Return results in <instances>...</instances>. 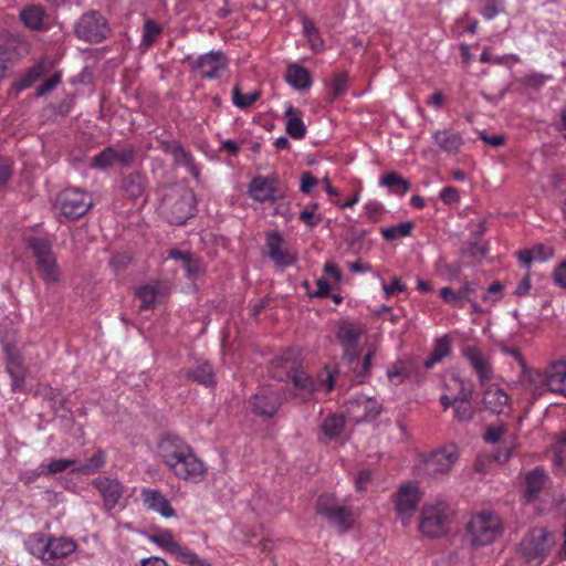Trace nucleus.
<instances>
[{"label":"nucleus","mask_w":566,"mask_h":566,"mask_svg":"<svg viewBox=\"0 0 566 566\" xmlns=\"http://www.w3.org/2000/svg\"><path fill=\"white\" fill-rule=\"evenodd\" d=\"M501 517L491 511L472 514L465 524V537L473 546H486L503 534Z\"/></svg>","instance_id":"obj_1"},{"label":"nucleus","mask_w":566,"mask_h":566,"mask_svg":"<svg viewBox=\"0 0 566 566\" xmlns=\"http://www.w3.org/2000/svg\"><path fill=\"white\" fill-rule=\"evenodd\" d=\"M163 211L171 224L181 226L195 211V195L184 185H172L165 189Z\"/></svg>","instance_id":"obj_2"},{"label":"nucleus","mask_w":566,"mask_h":566,"mask_svg":"<svg viewBox=\"0 0 566 566\" xmlns=\"http://www.w3.org/2000/svg\"><path fill=\"white\" fill-rule=\"evenodd\" d=\"M25 545L30 553L46 563H54L72 554L76 544L66 537H46L43 533L29 535Z\"/></svg>","instance_id":"obj_3"},{"label":"nucleus","mask_w":566,"mask_h":566,"mask_svg":"<svg viewBox=\"0 0 566 566\" xmlns=\"http://www.w3.org/2000/svg\"><path fill=\"white\" fill-rule=\"evenodd\" d=\"M316 512L340 534L354 526L355 514L353 507L340 504L333 494H323L317 499Z\"/></svg>","instance_id":"obj_4"},{"label":"nucleus","mask_w":566,"mask_h":566,"mask_svg":"<svg viewBox=\"0 0 566 566\" xmlns=\"http://www.w3.org/2000/svg\"><path fill=\"white\" fill-rule=\"evenodd\" d=\"M451 510L447 502L436 501L424 505L421 512L419 530L428 537H439L447 533Z\"/></svg>","instance_id":"obj_5"},{"label":"nucleus","mask_w":566,"mask_h":566,"mask_svg":"<svg viewBox=\"0 0 566 566\" xmlns=\"http://www.w3.org/2000/svg\"><path fill=\"white\" fill-rule=\"evenodd\" d=\"M111 30L106 19L97 11L84 13L75 23L74 33L77 39L88 43H101Z\"/></svg>","instance_id":"obj_6"},{"label":"nucleus","mask_w":566,"mask_h":566,"mask_svg":"<svg viewBox=\"0 0 566 566\" xmlns=\"http://www.w3.org/2000/svg\"><path fill=\"white\" fill-rule=\"evenodd\" d=\"M528 379L534 385L537 395H542L547 389L566 397V365L564 363L553 364L544 374L531 373Z\"/></svg>","instance_id":"obj_7"},{"label":"nucleus","mask_w":566,"mask_h":566,"mask_svg":"<svg viewBox=\"0 0 566 566\" xmlns=\"http://www.w3.org/2000/svg\"><path fill=\"white\" fill-rule=\"evenodd\" d=\"M552 544L544 528L533 530L520 544L521 555L527 564L538 566L548 555Z\"/></svg>","instance_id":"obj_8"},{"label":"nucleus","mask_w":566,"mask_h":566,"mask_svg":"<svg viewBox=\"0 0 566 566\" xmlns=\"http://www.w3.org/2000/svg\"><path fill=\"white\" fill-rule=\"evenodd\" d=\"M61 213L69 220L85 216L92 208L93 201L88 193L77 188H66L57 197Z\"/></svg>","instance_id":"obj_9"},{"label":"nucleus","mask_w":566,"mask_h":566,"mask_svg":"<svg viewBox=\"0 0 566 566\" xmlns=\"http://www.w3.org/2000/svg\"><path fill=\"white\" fill-rule=\"evenodd\" d=\"M2 345L6 354L7 373L10 375L12 379V390L22 391L24 390V382L28 369L23 364L21 353L17 344L12 340L3 339Z\"/></svg>","instance_id":"obj_10"},{"label":"nucleus","mask_w":566,"mask_h":566,"mask_svg":"<svg viewBox=\"0 0 566 566\" xmlns=\"http://www.w3.org/2000/svg\"><path fill=\"white\" fill-rule=\"evenodd\" d=\"M459 458L458 447L453 443L446 444L433 451L424 461L428 474L437 478L448 474Z\"/></svg>","instance_id":"obj_11"},{"label":"nucleus","mask_w":566,"mask_h":566,"mask_svg":"<svg viewBox=\"0 0 566 566\" xmlns=\"http://www.w3.org/2000/svg\"><path fill=\"white\" fill-rule=\"evenodd\" d=\"M169 469L177 478L191 482L201 481L207 471L203 462L197 458L191 448L189 452H185L180 460H177Z\"/></svg>","instance_id":"obj_12"},{"label":"nucleus","mask_w":566,"mask_h":566,"mask_svg":"<svg viewBox=\"0 0 566 566\" xmlns=\"http://www.w3.org/2000/svg\"><path fill=\"white\" fill-rule=\"evenodd\" d=\"M28 53V42L18 36H9L0 44V82L8 76L10 65Z\"/></svg>","instance_id":"obj_13"},{"label":"nucleus","mask_w":566,"mask_h":566,"mask_svg":"<svg viewBox=\"0 0 566 566\" xmlns=\"http://www.w3.org/2000/svg\"><path fill=\"white\" fill-rule=\"evenodd\" d=\"M346 411L355 422L370 421L379 416L381 405L374 398L359 395L347 402Z\"/></svg>","instance_id":"obj_14"},{"label":"nucleus","mask_w":566,"mask_h":566,"mask_svg":"<svg viewBox=\"0 0 566 566\" xmlns=\"http://www.w3.org/2000/svg\"><path fill=\"white\" fill-rule=\"evenodd\" d=\"M149 541L176 555L182 563L195 564L198 562V555L176 542L169 530L150 535Z\"/></svg>","instance_id":"obj_15"},{"label":"nucleus","mask_w":566,"mask_h":566,"mask_svg":"<svg viewBox=\"0 0 566 566\" xmlns=\"http://www.w3.org/2000/svg\"><path fill=\"white\" fill-rule=\"evenodd\" d=\"M228 60L220 51H211L192 62V69L200 72L205 78H216L227 67Z\"/></svg>","instance_id":"obj_16"},{"label":"nucleus","mask_w":566,"mask_h":566,"mask_svg":"<svg viewBox=\"0 0 566 566\" xmlns=\"http://www.w3.org/2000/svg\"><path fill=\"white\" fill-rule=\"evenodd\" d=\"M419 501L420 495L416 486L407 484L399 489L396 495V509L403 524L409 523L410 517L417 510Z\"/></svg>","instance_id":"obj_17"},{"label":"nucleus","mask_w":566,"mask_h":566,"mask_svg":"<svg viewBox=\"0 0 566 566\" xmlns=\"http://www.w3.org/2000/svg\"><path fill=\"white\" fill-rule=\"evenodd\" d=\"M252 411L265 418H272L281 406L280 397L271 389L264 388L250 399Z\"/></svg>","instance_id":"obj_18"},{"label":"nucleus","mask_w":566,"mask_h":566,"mask_svg":"<svg viewBox=\"0 0 566 566\" xmlns=\"http://www.w3.org/2000/svg\"><path fill=\"white\" fill-rule=\"evenodd\" d=\"M93 486L97 489L104 501V509L107 511L113 510L124 493L122 483L116 479L99 476L92 482Z\"/></svg>","instance_id":"obj_19"},{"label":"nucleus","mask_w":566,"mask_h":566,"mask_svg":"<svg viewBox=\"0 0 566 566\" xmlns=\"http://www.w3.org/2000/svg\"><path fill=\"white\" fill-rule=\"evenodd\" d=\"M189 449L184 439L174 434H167L158 443L159 454L168 468L180 460L185 452H189Z\"/></svg>","instance_id":"obj_20"},{"label":"nucleus","mask_w":566,"mask_h":566,"mask_svg":"<svg viewBox=\"0 0 566 566\" xmlns=\"http://www.w3.org/2000/svg\"><path fill=\"white\" fill-rule=\"evenodd\" d=\"M275 178L255 177L249 186L250 196L259 202L276 201L283 197L275 187Z\"/></svg>","instance_id":"obj_21"},{"label":"nucleus","mask_w":566,"mask_h":566,"mask_svg":"<svg viewBox=\"0 0 566 566\" xmlns=\"http://www.w3.org/2000/svg\"><path fill=\"white\" fill-rule=\"evenodd\" d=\"M453 387H459V392H454L452 395L444 394L440 397V402L446 410L450 407L454 408L457 401L471 399L474 391V386L471 382H465L459 376L450 377V379L444 384L446 390H452Z\"/></svg>","instance_id":"obj_22"},{"label":"nucleus","mask_w":566,"mask_h":566,"mask_svg":"<svg viewBox=\"0 0 566 566\" xmlns=\"http://www.w3.org/2000/svg\"><path fill=\"white\" fill-rule=\"evenodd\" d=\"M283 243L282 237L276 231H272L266 234L269 256L279 268H286L295 261V258L290 255Z\"/></svg>","instance_id":"obj_23"},{"label":"nucleus","mask_w":566,"mask_h":566,"mask_svg":"<svg viewBox=\"0 0 566 566\" xmlns=\"http://www.w3.org/2000/svg\"><path fill=\"white\" fill-rule=\"evenodd\" d=\"M464 357L469 360L471 367L478 374L479 380L483 384L489 380L492 375V368L488 358L483 355L482 350L476 346H467L463 349Z\"/></svg>","instance_id":"obj_24"},{"label":"nucleus","mask_w":566,"mask_h":566,"mask_svg":"<svg viewBox=\"0 0 566 566\" xmlns=\"http://www.w3.org/2000/svg\"><path fill=\"white\" fill-rule=\"evenodd\" d=\"M476 284L474 282L465 281L459 291L446 286L440 290L441 298L455 307L463 308L465 302H471V294L476 293Z\"/></svg>","instance_id":"obj_25"},{"label":"nucleus","mask_w":566,"mask_h":566,"mask_svg":"<svg viewBox=\"0 0 566 566\" xmlns=\"http://www.w3.org/2000/svg\"><path fill=\"white\" fill-rule=\"evenodd\" d=\"M287 377L291 379L293 386L300 391L297 397L303 399L308 398L316 391V382L303 369L295 367V363L289 367ZM296 397V395H294Z\"/></svg>","instance_id":"obj_26"},{"label":"nucleus","mask_w":566,"mask_h":566,"mask_svg":"<svg viewBox=\"0 0 566 566\" xmlns=\"http://www.w3.org/2000/svg\"><path fill=\"white\" fill-rule=\"evenodd\" d=\"M142 496L148 509L160 513L164 517L169 518L176 515L169 501L159 491L145 489L142 492Z\"/></svg>","instance_id":"obj_27"},{"label":"nucleus","mask_w":566,"mask_h":566,"mask_svg":"<svg viewBox=\"0 0 566 566\" xmlns=\"http://www.w3.org/2000/svg\"><path fill=\"white\" fill-rule=\"evenodd\" d=\"M359 350L343 354L342 361L338 364L336 373L344 374L350 378V381L363 382L365 376L360 375Z\"/></svg>","instance_id":"obj_28"},{"label":"nucleus","mask_w":566,"mask_h":566,"mask_svg":"<svg viewBox=\"0 0 566 566\" xmlns=\"http://www.w3.org/2000/svg\"><path fill=\"white\" fill-rule=\"evenodd\" d=\"M52 69V63L48 60H42L35 65H33L31 69L28 70V72L13 84V90L19 93L25 88H29L32 86L36 81H39L41 77L46 75Z\"/></svg>","instance_id":"obj_29"},{"label":"nucleus","mask_w":566,"mask_h":566,"mask_svg":"<svg viewBox=\"0 0 566 566\" xmlns=\"http://www.w3.org/2000/svg\"><path fill=\"white\" fill-rule=\"evenodd\" d=\"M482 402L485 409L495 413H501L507 406L509 396L502 388L491 385L485 389Z\"/></svg>","instance_id":"obj_30"},{"label":"nucleus","mask_w":566,"mask_h":566,"mask_svg":"<svg viewBox=\"0 0 566 566\" xmlns=\"http://www.w3.org/2000/svg\"><path fill=\"white\" fill-rule=\"evenodd\" d=\"M361 336V329L352 325H342L336 334V338L343 347V354L359 350L358 344Z\"/></svg>","instance_id":"obj_31"},{"label":"nucleus","mask_w":566,"mask_h":566,"mask_svg":"<svg viewBox=\"0 0 566 566\" xmlns=\"http://www.w3.org/2000/svg\"><path fill=\"white\" fill-rule=\"evenodd\" d=\"M302 112L292 105H290L285 111V116L287 118L285 130L294 139H301L306 134V126L302 120Z\"/></svg>","instance_id":"obj_32"},{"label":"nucleus","mask_w":566,"mask_h":566,"mask_svg":"<svg viewBox=\"0 0 566 566\" xmlns=\"http://www.w3.org/2000/svg\"><path fill=\"white\" fill-rule=\"evenodd\" d=\"M24 241L32 251L36 263L55 256L52 251V242L49 239L43 237H25Z\"/></svg>","instance_id":"obj_33"},{"label":"nucleus","mask_w":566,"mask_h":566,"mask_svg":"<svg viewBox=\"0 0 566 566\" xmlns=\"http://www.w3.org/2000/svg\"><path fill=\"white\" fill-rule=\"evenodd\" d=\"M286 81L297 90H307L312 84L310 72L297 64H292L287 67Z\"/></svg>","instance_id":"obj_34"},{"label":"nucleus","mask_w":566,"mask_h":566,"mask_svg":"<svg viewBox=\"0 0 566 566\" xmlns=\"http://www.w3.org/2000/svg\"><path fill=\"white\" fill-rule=\"evenodd\" d=\"M451 353V340L448 335L438 338L429 357L423 361L426 369L432 368Z\"/></svg>","instance_id":"obj_35"},{"label":"nucleus","mask_w":566,"mask_h":566,"mask_svg":"<svg viewBox=\"0 0 566 566\" xmlns=\"http://www.w3.org/2000/svg\"><path fill=\"white\" fill-rule=\"evenodd\" d=\"M345 427L343 415H328L321 424V430L327 440H334L339 437Z\"/></svg>","instance_id":"obj_36"},{"label":"nucleus","mask_w":566,"mask_h":566,"mask_svg":"<svg viewBox=\"0 0 566 566\" xmlns=\"http://www.w3.org/2000/svg\"><path fill=\"white\" fill-rule=\"evenodd\" d=\"M122 190L129 198H139L145 190V180L139 172H132L122 180Z\"/></svg>","instance_id":"obj_37"},{"label":"nucleus","mask_w":566,"mask_h":566,"mask_svg":"<svg viewBox=\"0 0 566 566\" xmlns=\"http://www.w3.org/2000/svg\"><path fill=\"white\" fill-rule=\"evenodd\" d=\"M36 266L41 279L46 284H54L60 281L61 271L55 256L42 260L41 262L36 263Z\"/></svg>","instance_id":"obj_38"},{"label":"nucleus","mask_w":566,"mask_h":566,"mask_svg":"<svg viewBox=\"0 0 566 566\" xmlns=\"http://www.w3.org/2000/svg\"><path fill=\"white\" fill-rule=\"evenodd\" d=\"M187 378L203 386H213L216 382L212 367L208 363L198 364L195 368L189 369Z\"/></svg>","instance_id":"obj_39"},{"label":"nucleus","mask_w":566,"mask_h":566,"mask_svg":"<svg viewBox=\"0 0 566 566\" xmlns=\"http://www.w3.org/2000/svg\"><path fill=\"white\" fill-rule=\"evenodd\" d=\"M437 145L447 153L455 154L463 145V139L459 134L448 132H438L434 134Z\"/></svg>","instance_id":"obj_40"},{"label":"nucleus","mask_w":566,"mask_h":566,"mask_svg":"<svg viewBox=\"0 0 566 566\" xmlns=\"http://www.w3.org/2000/svg\"><path fill=\"white\" fill-rule=\"evenodd\" d=\"M545 482V473L542 469L536 468L527 473L525 478V496L531 500L539 493Z\"/></svg>","instance_id":"obj_41"},{"label":"nucleus","mask_w":566,"mask_h":566,"mask_svg":"<svg viewBox=\"0 0 566 566\" xmlns=\"http://www.w3.org/2000/svg\"><path fill=\"white\" fill-rule=\"evenodd\" d=\"M44 12L40 7L31 6L20 13V19L24 25L31 30H40L43 25Z\"/></svg>","instance_id":"obj_42"},{"label":"nucleus","mask_w":566,"mask_h":566,"mask_svg":"<svg viewBox=\"0 0 566 566\" xmlns=\"http://www.w3.org/2000/svg\"><path fill=\"white\" fill-rule=\"evenodd\" d=\"M105 452L98 449L85 463L74 468L72 472L84 475L93 474L105 464Z\"/></svg>","instance_id":"obj_43"},{"label":"nucleus","mask_w":566,"mask_h":566,"mask_svg":"<svg viewBox=\"0 0 566 566\" xmlns=\"http://www.w3.org/2000/svg\"><path fill=\"white\" fill-rule=\"evenodd\" d=\"M380 186L391 189H400V195H405L410 190V182L398 172H389L380 179Z\"/></svg>","instance_id":"obj_44"},{"label":"nucleus","mask_w":566,"mask_h":566,"mask_svg":"<svg viewBox=\"0 0 566 566\" xmlns=\"http://www.w3.org/2000/svg\"><path fill=\"white\" fill-rule=\"evenodd\" d=\"M413 227H415V223L412 221H406V222L399 223L397 226L382 228L381 234L386 240L392 241V240L409 235L411 233V230L413 229Z\"/></svg>","instance_id":"obj_45"},{"label":"nucleus","mask_w":566,"mask_h":566,"mask_svg":"<svg viewBox=\"0 0 566 566\" xmlns=\"http://www.w3.org/2000/svg\"><path fill=\"white\" fill-rule=\"evenodd\" d=\"M92 167L107 169L116 165L115 148L106 147L92 159Z\"/></svg>","instance_id":"obj_46"},{"label":"nucleus","mask_w":566,"mask_h":566,"mask_svg":"<svg viewBox=\"0 0 566 566\" xmlns=\"http://www.w3.org/2000/svg\"><path fill=\"white\" fill-rule=\"evenodd\" d=\"M172 157L177 165L186 167L195 178L199 177L200 172L197 166L195 165L192 156L190 155V153L185 150L181 144L178 146Z\"/></svg>","instance_id":"obj_47"},{"label":"nucleus","mask_w":566,"mask_h":566,"mask_svg":"<svg viewBox=\"0 0 566 566\" xmlns=\"http://www.w3.org/2000/svg\"><path fill=\"white\" fill-rule=\"evenodd\" d=\"M260 97V92L254 91L250 94H242L241 88L239 85H235L232 91V102L233 104L242 109L249 108L251 105H253L258 98Z\"/></svg>","instance_id":"obj_48"},{"label":"nucleus","mask_w":566,"mask_h":566,"mask_svg":"<svg viewBox=\"0 0 566 566\" xmlns=\"http://www.w3.org/2000/svg\"><path fill=\"white\" fill-rule=\"evenodd\" d=\"M302 24L303 31L310 42L311 48L313 50H318L322 46L323 41L314 22L310 18L303 17Z\"/></svg>","instance_id":"obj_49"},{"label":"nucleus","mask_w":566,"mask_h":566,"mask_svg":"<svg viewBox=\"0 0 566 566\" xmlns=\"http://www.w3.org/2000/svg\"><path fill=\"white\" fill-rule=\"evenodd\" d=\"M475 415V408L471 403V399L457 401L454 406V416L460 422H469Z\"/></svg>","instance_id":"obj_50"},{"label":"nucleus","mask_w":566,"mask_h":566,"mask_svg":"<svg viewBox=\"0 0 566 566\" xmlns=\"http://www.w3.org/2000/svg\"><path fill=\"white\" fill-rule=\"evenodd\" d=\"M137 297L140 300V310H150L155 306L157 289L151 285H144L136 292Z\"/></svg>","instance_id":"obj_51"},{"label":"nucleus","mask_w":566,"mask_h":566,"mask_svg":"<svg viewBox=\"0 0 566 566\" xmlns=\"http://www.w3.org/2000/svg\"><path fill=\"white\" fill-rule=\"evenodd\" d=\"M161 31L163 29L157 22L151 19L146 20L143 28V44L146 48L151 46Z\"/></svg>","instance_id":"obj_52"},{"label":"nucleus","mask_w":566,"mask_h":566,"mask_svg":"<svg viewBox=\"0 0 566 566\" xmlns=\"http://www.w3.org/2000/svg\"><path fill=\"white\" fill-rule=\"evenodd\" d=\"M75 463H76L75 459H56V460H52L48 464L46 471H44L43 473L46 474V475H53V474H56V473H61V472H64L65 470H67L70 467L74 465Z\"/></svg>","instance_id":"obj_53"},{"label":"nucleus","mask_w":566,"mask_h":566,"mask_svg":"<svg viewBox=\"0 0 566 566\" xmlns=\"http://www.w3.org/2000/svg\"><path fill=\"white\" fill-rule=\"evenodd\" d=\"M115 157H116V165L130 166L136 158V151L132 147H126L123 149L115 148Z\"/></svg>","instance_id":"obj_54"},{"label":"nucleus","mask_w":566,"mask_h":566,"mask_svg":"<svg viewBox=\"0 0 566 566\" xmlns=\"http://www.w3.org/2000/svg\"><path fill=\"white\" fill-rule=\"evenodd\" d=\"M62 74L61 72H54L49 80H46L43 84H41L36 88V96H43L50 92H52L60 83H61Z\"/></svg>","instance_id":"obj_55"},{"label":"nucleus","mask_w":566,"mask_h":566,"mask_svg":"<svg viewBox=\"0 0 566 566\" xmlns=\"http://www.w3.org/2000/svg\"><path fill=\"white\" fill-rule=\"evenodd\" d=\"M347 90V75L345 73L337 74L334 77L331 95L333 98L343 95Z\"/></svg>","instance_id":"obj_56"},{"label":"nucleus","mask_w":566,"mask_h":566,"mask_svg":"<svg viewBox=\"0 0 566 566\" xmlns=\"http://www.w3.org/2000/svg\"><path fill=\"white\" fill-rule=\"evenodd\" d=\"M531 252L534 255V260L538 261H546L554 255V249L542 243L531 248Z\"/></svg>","instance_id":"obj_57"},{"label":"nucleus","mask_w":566,"mask_h":566,"mask_svg":"<svg viewBox=\"0 0 566 566\" xmlns=\"http://www.w3.org/2000/svg\"><path fill=\"white\" fill-rule=\"evenodd\" d=\"M317 178L315 176L312 175V172L310 171H304L302 175H301V184H300V190L303 192V193H311V191L313 190V188L317 185Z\"/></svg>","instance_id":"obj_58"},{"label":"nucleus","mask_w":566,"mask_h":566,"mask_svg":"<svg viewBox=\"0 0 566 566\" xmlns=\"http://www.w3.org/2000/svg\"><path fill=\"white\" fill-rule=\"evenodd\" d=\"M300 220L304 222L306 227L313 229L322 222L323 218L318 213L310 212V210H302L300 212Z\"/></svg>","instance_id":"obj_59"},{"label":"nucleus","mask_w":566,"mask_h":566,"mask_svg":"<svg viewBox=\"0 0 566 566\" xmlns=\"http://www.w3.org/2000/svg\"><path fill=\"white\" fill-rule=\"evenodd\" d=\"M382 210V205L377 201H370L365 206V213L367 218L373 222H376L379 219Z\"/></svg>","instance_id":"obj_60"},{"label":"nucleus","mask_w":566,"mask_h":566,"mask_svg":"<svg viewBox=\"0 0 566 566\" xmlns=\"http://www.w3.org/2000/svg\"><path fill=\"white\" fill-rule=\"evenodd\" d=\"M185 270L190 276H196L203 271L202 263L199 259L195 258L193 254L185 263Z\"/></svg>","instance_id":"obj_61"},{"label":"nucleus","mask_w":566,"mask_h":566,"mask_svg":"<svg viewBox=\"0 0 566 566\" xmlns=\"http://www.w3.org/2000/svg\"><path fill=\"white\" fill-rule=\"evenodd\" d=\"M553 279L558 286L566 289V260L555 268Z\"/></svg>","instance_id":"obj_62"},{"label":"nucleus","mask_w":566,"mask_h":566,"mask_svg":"<svg viewBox=\"0 0 566 566\" xmlns=\"http://www.w3.org/2000/svg\"><path fill=\"white\" fill-rule=\"evenodd\" d=\"M440 199L448 205L458 202L460 200L459 191L454 187H446L440 192Z\"/></svg>","instance_id":"obj_63"},{"label":"nucleus","mask_w":566,"mask_h":566,"mask_svg":"<svg viewBox=\"0 0 566 566\" xmlns=\"http://www.w3.org/2000/svg\"><path fill=\"white\" fill-rule=\"evenodd\" d=\"M504 432L503 426H492L489 427L484 434V440L489 443H495L500 440Z\"/></svg>","instance_id":"obj_64"}]
</instances>
